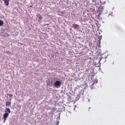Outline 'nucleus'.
Instances as JSON below:
<instances>
[{
  "label": "nucleus",
  "instance_id": "nucleus-1",
  "mask_svg": "<svg viewBox=\"0 0 125 125\" xmlns=\"http://www.w3.org/2000/svg\"><path fill=\"white\" fill-rule=\"evenodd\" d=\"M8 116H9V114L8 113H5L3 115V119L4 120L3 123H5V121H6L7 118H8Z\"/></svg>",
  "mask_w": 125,
  "mask_h": 125
},
{
  "label": "nucleus",
  "instance_id": "nucleus-2",
  "mask_svg": "<svg viewBox=\"0 0 125 125\" xmlns=\"http://www.w3.org/2000/svg\"><path fill=\"white\" fill-rule=\"evenodd\" d=\"M61 84V82L58 81H56L54 83V85L56 87H58V86H60Z\"/></svg>",
  "mask_w": 125,
  "mask_h": 125
},
{
  "label": "nucleus",
  "instance_id": "nucleus-3",
  "mask_svg": "<svg viewBox=\"0 0 125 125\" xmlns=\"http://www.w3.org/2000/svg\"><path fill=\"white\" fill-rule=\"evenodd\" d=\"M73 27L74 30H79V27H80V25H79V24H74L73 25Z\"/></svg>",
  "mask_w": 125,
  "mask_h": 125
},
{
  "label": "nucleus",
  "instance_id": "nucleus-4",
  "mask_svg": "<svg viewBox=\"0 0 125 125\" xmlns=\"http://www.w3.org/2000/svg\"><path fill=\"white\" fill-rule=\"evenodd\" d=\"M3 0L5 5H7V6L8 5H9V1H10V0Z\"/></svg>",
  "mask_w": 125,
  "mask_h": 125
},
{
  "label": "nucleus",
  "instance_id": "nucleus-5",
  "mask_svg": "<svg viewBox=\"0 0 125 125\" xmlns=\"http://www.w3.org/2000/svg\"><path fill=\"white\" fill-rule=\"evenodd\" d=\"M37 17L38 18H39V19H40V20H42V15H41L40 14H37Z\"/></svg>",
  "mask_w": 125,
  "mask_h": 125
},
{
  "label": "nucleus",
  "instance_id": "nucleus-6",
  "mask_svg": "<svg viewBox=\"0 0 125 125\" xmlns=\"http://www.w3.org/2000/svg\"><path fill=\"white\" fill-rule=\"evenodd\" d=\"M11 105V102H6V106L7 107V106H10Z\"/></svg>",
  "mask_w": 125,
  "mask_h": 125
},
{
  "label": "nucleus",
  "instance_id": "nucleus-7",
  "mask_svg": "<svg viewBox=\"0 0 125 125\" xmlns=\"http://www.w3.org/2000/svg\"><path fill=\"white\" fill-rule=\"evenodd\" d=\"M6 111L8 114H10L11 113L10 109H9V108H6Z\"/></svg>",
  "mask_w": 125,
  "mask_h": 125
},
{
  "label": "nucleus",
  "instance_id": "nucleus-8",
  "mask_svg": "<svg viewBox=\"0 0 125 125\" xmlns=\"http://www.w3.org/2000/svg\"><path fill=\"white\" fill-rule=\"evenodd\" d=\"M3 25V21L0 20V26H2Z\"/></svg>",
  "mask_w": 125,
  "mask_h": 125
},
{
  "label": "nucleus",
  "instance_id": "nucleus-9",
  "mask_svg": "<svg viewBox=\"0 0 125 125\" xmlns=\"http://www.w3.org/2000/svg\"><path fill=\"white\" fill-rule=\"evenodd\" d=\"M9 97H10L11 98H12V96H13V95H12V94H9Z\"/></svg>",
  "mask_w": 125,
  "mask_h": 125
},
{
  "label": "nucleus",
  "instance_id": "nucleus-10",
  "mask_svg": "<svg viewBox=\"0 0 125 125\" xmlns=\"http://www.w3.org/2000/svg\"><path fill=\"white\" fill-rule=\"evenodd\" d=\"M97 81H95V82L93 83V84H94L95 83H97Z\"/></svg>",
  "mask_w": 125,
  "mask_h": 125
},
{
  "label": "nucleus",
  "instance_id": "nucleus-11",
  "mask_svg": "<svg viewBox=\"0 0 125 125\" xmlns=\"http://www.w3.org/2000/svg\"><path fill=\"white\" fill-rule=\"evenodd\" d=\"M101 38H102V37H101V36H100V37L98 38V39H99L100 40H101Z\"/></svg>",
  "mask_w": 125,
  "mask_h": 125
}]
</instances>
